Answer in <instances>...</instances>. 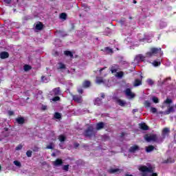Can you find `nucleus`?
I'll return each instance as SVG.
<instances>
[{
  "label": "nucleus",
  "instance_id": "nucleus-1",
  "mask_svg": "<svg viewBox=\"0 0 176 176\" xmlns=\"http://www.w3.org/2000/svg\"><path fill=\"white\" fill-rule=\"evenodd\" d=\"M140 171H142V176H147L146 173H152L153 171V168L152 167H146L145 166H141L139 168Z\"/></svg>",
  "mask_w": 176,
  "mask_h": 176
},
{
  "label": "nucleus",
  "instance_id": "nucleus-2",
  "mask_svg": "<svg viewBox=\"0 0 176 176\" xmlns=\"http://www.w3.org/2000/svg\"><path fill=\"white\" fill-rule=\"evenodd\" d=\"M146 60V57L142 54H138L135 56L134 58V63L135 64H140V63H142Z\"/></svg>",
  "mask_w": 176,
  "mask_h": 176
},
{
  "label": "nucleus",
  "instance_id": "nucleus-3",
  "mask_svg": "<svg viewBox=\"0 0 176 176\" xmlns=\"http://www.w3.org/2000/svg\"><path fill=\"white\" fill-rule=\"evenodd\" d=\"M145 57L147 58L148 61H149L151 58L153 59V57H155V47L151 48L150 51L147 52Z\"/></svg>",
  "mask_w": 176,
  "mask_h": 176
},
{
  "label": "nucleus",
  "instance_id": "nucleus-4",
  "mask_svg": "<svg viewBox=\"0 0 176 176\" xmlns=\"http://www.w3.org/2000/svg\"><path fill=\"white\" fill-rule=\"evenodd\" d=\"M50 94L51 96H60L61 90L60 89V87H56L50 91Z\"/></svg>",
  "mask_w": 176,
  "mask_h": 176
},
{
  "label": "nucleus",
  "instance_id": "nucleus-5",
  "mask_svg": "<svg viewBox=\"0 0 176 176\" xmlns=\"http://www.w3.org/2000/svg\"><path fill=\"white\" fill-rule=\"evenodd\" d=\"M93 134H94V132L93 131V126H89L88 129L85 132V136L91 137Z\"/></svg>",
  "mask_w": 176,
  "mask_h": 176
},
{
  "label": "nucleus",
  "instance_id": "nucleus-6",
  "mask_svg": "<svg viewBox=\"0 0 176 176\" xmlns=\"http://www.w3.org/2000/svg\"><path fill=\"white\" fill-rule=\"evenodd\" d=\"M124 93L125 96H126V97H129V98H134V97H135V95L131 93V89L129 88L124 91Z\"/></svg>",
  "mask_w": 176,
  "mask_h": 176
},
{
  "label": "nucleus",
  "instance_id": "nucleus-7",
  "mask_svg": "<svg viewBox=\"0 0 176 176\" xmlns=\"http://www.w3.org/2000/svg\"><path fill=\"white\" fill-rule=\"evenodd\" d=\"M144 140H146L147 142L155 141V135L146 134L144 135Z\"/></svg>",
  "mask_w": 176,
  "mask_h": 176
},
{
  "label": "nucleus",
  "instance_id": "nucleus-8",
  "mask_svg": "<svg viewBox=\"0 0 176 176\" xmlns=\"http://www.w3.org/2000/svg\"><path fill=\"white\" fill-rule=\"evenodd\" d=\"M118 69H119V66L118 65H113L110 68V71H111L112 74H116Z\"/></svg>",
  "mask_w": 176,
  "mask_h": 176
},
{
  "label": "nucleus",
  "instance_id": "nucleus-9",
  "mask_svg": "<svg viewBox=\"0 0 176 176\" xmlns=\"http://www.w3.org/2000/svg\"><path fill=\"white\" fill-rule=\"evenodd\" d=\"M56 68L57 69H60V71H63V69H65L67 67L64 63L60 62L56 65Z\"/></svg>",
  "mask_w": 176,
  "mask_h": 176
},
{
  "label": "nucleus",
  "instance_id": "nucleus-10",
  "mask_svg": "<svg viewBox=\"0 0 176 176\" xmlns=\"http://www.w3.org/2000/svg\"><path fill=\"white\" fill-rule=\"evenodd\" d=\"M73 100L75 101V102H78V104H80L82 102V96H73Z\"/></svg>",
  "mask_w": 176,
  "mask_h": 176
},
{
  "label": "nucleus",
  "instance_id": "nucleus-11",
  "mask_svg": "<svg viewBox=\"0 0 176 176\" xmlns=\"http://www.w3.org/2000/svg\"><path fill=\"white\" fill-rule=\"evenodd\" d=\"M8 57L9 53H8L7 52H2L0 53V58H1L2 60L8 58Z\"/></svg>",
  "mask_w": 176,
  "mask_h": 176
},
{
  "label": "nucleus",
  "instance_id": "nucleus-12",
  "mask_svg": "<svg viewBox=\"0 0 176 176\" xmlns=\"http://www.w3.org/2000/svg\"><path fill=\"white\" fill-rule=\"evenodd\" d=\"M139 126L142 130H148V125L144 122L140 123Z\"/></svg>",
  "mask_w": 176,
  "mask_h": 176
},
{
  "label": "nucleus",
  "instance_id": "nucleus-13",
  "mask_svg": "<svg viewBox=\"0 0 176 176\" xmlns=\"http://www.w3.org/2000/svg\"><path fill=\"white\" fill-rule=\"evenodd\" d=\"M117 102L120 107H126V101L122 100L120 99L117 100Z\"/></svg>",
  "mask_w": 176,
  "mask_h": 176
},
{
  "label": "nucleus",
  "instance_id": "nucleus-14",
  "mask_svg": "<svg viewBox=\"0 0 176 176\" xmlns=\"http://www.w3.org/2000/svg\"><path fill=\"white\" fill-rule=\"evenodd\" d=\"M17 123H19V124H23L25 122L24 118L23 117H19L18 118L16 119Z\"/></svg>",
  "mask_w": 176,
  "mask_h": 176
},
{
  "label": "nucleus",
  "instance_id": "nucleus-15",
  "mask_svg": "<svg viewBox=\"0 0 176 176\" xmlns=\"http://www.w3.org/2000/svg\"><path fill=\"white\" fill-rule=\"evenodd\" d=\"M171 112H174V106H169L168 111L165 112L166 115H168V113H171Z\"/></svg>",
  "mask_w": 176,
  "mask_h": 176
},
{
  "label": "nucleus",
  "instance_id": "nucleus-16",
  "mask_svg": "<svg viewBox=\"0 0 176 176\" xmlns=\"http://www.w3.org/2000/svg\"><path fill=\"white\" fill-rule=\"evenodd\" d=\"M140 85H142L141 80H140V79L135 80V82L133 84V86L135 87H137V86H140Z\"/></svg>",
  "mask_w": 176,
  "mask_h": 176
},
{
  "label": "nucleus",
  "instance_id": "nucleus-17",
  "mask_svg": "<svg viewBox=\"0 0 176 176\" xmlns=\"http://www.w3.org/2000/svg\"><path fill=\"white\" fill-rule=\"evenodd\" d=\"M63 164V160L58 159L54 162V166H61Z\"/></svg>",
  "mask_w": 176,
  "mask_h": 176
},
{
  "label": "nucleus",
  "instance_id": "nucleus-18",
  "mask_svg": "<svg viewBox=\"0 0 176 176\" xmlns=\"http://www.w3.org/2000/svg\"><path fill=\"white\" fill-rule=\"evenodd\" d=\"M104 128V124L103 122H99L96 124V129L97 130H101V129Z\"/></svg>",
  "mask_w": 176,
  "mask_h": 176
},
{
  "label": "nucleus",
  "instance_id": "nucleus-19",
  "mask_svg": "<svg viewBox=\"0 0 176 176\" xmlns=\"http://www.w3.org/2000/svg\"><path fill=\"white\" fill-rule=\"evenodd\" d=\"M155 149V147L153 146H148L146 147V152L149 153L152 152Z\"/></svg>",
  "mask_w": 176,
  "mask_h": 176
},
{
  "label": "nucleus",
  "instance_id": "nucleus-20",
  "mask_svg": "<svg viewBox=\"0 0 176 176\" xmlns=\"http://www.w3.org/2000/svg\"><path fill=\"white\" fill-rule=\"evenodd\" d=\"M109 173L111 174H115V173H120V169L119 168H111L109 170Z\"/></svg>",
  "mask_w": 176,
  "mask_h": 176
},
{
  "label": "nucleus",
  "instance_id": "nucleus-21",
  "mask_svg": "<svg viewBox=\"0 0 176 176\" xmlns=\"http://www.w3.org/2000/svg\"><path fill=\"white\" fill-rule=\"evenodd\" d=\"M43 28V24L42 23H38L36 25V30H41Z\"/></svg>",
  "mask_w": 176,
  "mask_h": 176
},
{
  "label": "nucleus",
  "instance_id": "nucleus-22",
  "mask_svg": "<svg viewBox=\"0 0 176 176\" xmlns=\"http://www.w3.org/2000/svg\"><path fill=\"white\" fill-rule=\"evenodd\" d=\"M139 147L138 146H133L130 148L129 152H135V151H138Z\"/></svg>",
  "mask_w": 176,
  "mask_h": 176
},
{
  "label": "nucleus",
  "instance_id": "nucleus-23",
  "mask_svg": "<svg viewBox=\"0 0 176 176\" xmlns=\"http://www.w3.org/2000/svg\"><path fill=\"white\" fill-rule=\"evenodd\" d=\"M64 54L65 56H69V57H71V58H72V57H74V54L70 51H65Z\"/></svg>",
  "mask_w": 176,
  "mask_h": 176
},
{
  "label": "nucleus",
  "instance_id": "nucleus-24",
  "mask_svg": "<svg viewBox=\"0 0 176 176\" xmlns=\"http://www.w3.org/2000/svg\"><path fill=\"white\" fill-rule=\"evenodd\" d=\"M104 50L107 54H112L113 53V51L112 50V49L109 47H106Z\"/></svg>",
  "mask_w": 176,
  "mask_h": 176
},
{
  "label": "nucleus",
  "instance_id": "nucleus-25",
  "mask_svg": "<svg viewBox=\"0 0 176 176\" xmlns=\"http://www.w3.org/2000/svg\"><path fill=\"white\" fill-rule=\"evenodd\" d=\"M170 133V129L168 128H164L162 131V134L164 135H166V134H168Z\"/></svg>",
  "mask_w": 176,
  "mask_h": 176
},
{
  "label": "nucleus",
  "instance_id": "nucleus-26",
  "mask_svg": "<svg viewBox=\"0 0 176 176\" xmlns=\"http://www.w3.org/2000/svg\"><path fill=\"white\" fill-rule=\"evenodd\" d=\"M151 105H152V103H151L149 101L146 100V101L144 102V107H145L146 108H151Z\"/></svg>",
  "mask_w": 176,
  "mask_h": 176
},
{
  "label": "nucleus",
  "instance_id": "nucleus-27",
  "mask_svg": "<svg viewBox=\"0 0 176 176\" xmlns=\"http://www.w3.org/2000/svg\"><path fill=\"white\" fill-rule=\"evenodd\" d=\"M94 104L95 105H101V99H100L99 98H97L95 100Z\"/></svg>",
  "mask_w": 176,
  "mask_h": 176
},
{
  "label": "nucleus",
  "instance_id": "nucleus-28",
  "mask_svg": "<svg viewBox=\"0 0 176 176\" xmlns=\"http://www.w3.org/2000/svg\"><path fill=\"white\" fill-rule=\"evenodd\" d=\"M124 73L123 72H117L116 74V78H123Z\"/></svg>",
  "mask_w": 176,
  "mask_h": 176
},
{
  "label": "nucleus",
  "instance_id": "nucleus-29",
  "mask_svg": "<svg viewBox=\"0 0 176 176\" xmlns=\"http://www.w3.org/2000/svg\"><path fill=\"white\" fill-rule=\"evenodd\" d=\"M58 140L60 142H64V141H65V136H64L63 135H60L58 136Z\"/></svg>",
  "mask_w": 176,
  "mask_h": 176
},
{
  "label": "nucleus",
  "instance_id": "nucleus-30",
  "mask_svg": "<svg viewBox=\"0 0 176 176\" xmlns=\"http://www.w3.org/2000/svg\"><path fill=\"white\" fill-rule=\"evenodd\" d=\"M82 86L83 87H89L90 86V81H85Z\"/></svg>",
  "mask_w": 176,
  "mask_h": 176
},
{
  "label": "nucleus",
  "instance_id": "nucleus-31",
  "mask_svg": "<svg viewBox=\"0 0 176 176\" xmlns=\"http://www.w3.org/2000/svg\"><path fill=\"white\" fill-rule=\"evenodd\" d=\"M41 80L44 83H47V82H49V78H46L45 76H42L41 77Z\"/></svg>",
  "mask_w": 176,
  "mask_h": 176
},
{
  "label": "nucleus",
  "instance_id": "nucleus-32",
  "mask_svg": "<svg viewBox=\"0 0 176 176\" xmlns=\"http://www.w3.org/2000/svg\"><path fill=\"white\" fill-rule=\"evenodd\" d=\"M14 164L16 166V167H21V163L17 160L14 161Z\"/></svg>",
  "mask_w": 176,
  "mask_h": 176
},
{
  "label": "nucleus",
  "instance_id": "nucleus-33",
  "mask_svg": "<svg viewBox=\"0 0 176 176\" xmlns=\"http://www.w3.org/2000/svg\"><path fill=\"white\" fill-rule=\"evenodd\" d=\"M96 83H98V85H101V83H102V78L97 77Z\"/></svg>",
  "mask_w": 176,
  "mask_h": 176
},
{
  "label": "nucleus",
  "instance_id": "nucleus-34",
  "mask_svg": "<svg viewBox=\"0 0 176 176\" xmlns=\"http://www.w3.org/2000/svg\"><path fill=\"white\" fill-rule=\"evenodd\" d=\"M51 101H53L54 102H56V101H60V97L55 96L51 99Z\"/></svg>",
  "mask_w": 176,
  "mask_h": 176
},
{
  "label": "nucleus",
  "instance_id": "nucleus-35",
  "mask_svg": "<svg viewBox=\"0 0 176 176\" xmlns=\"http://www.w3.org/2000/svg\"><path fill=\"white\" fill-rule=\"evenodd\" d=\"M54 118H55V119H60L61 114L60 113H55Z\"/></svg>",
  "mask_w": 176,
  "mask_h": 176
},
{
  "label": "nucleus",
  "instance_id": "nucleus-36",
  "mask_svg": "<svg viewBox=\"0 0 176 176\" xmlns=\"http://www.w3.org/2000/svg\"><path fill=\"white\" fill-rule=\"evenodd\" d=\"M54 148V144L50 143L47 147L46 149H53Z\"/></svg>",
  "mask_w": 176,
  "mask_h": 176
},
{
  "label": "nucleus",
  "instance_id": "nucleus-37",
  "mask_svg": "<svg viewBox=\"0 0 176 176\" xmlns=\"http://www.w3.org/2000/svg\"><path fill=\"white\" fill-rule=\"evenodd\" d=\"M24 71H30V69H31V66L28 65H25L23 67Z\"/></svg>",
  "mask_w": 176,
  "mask_h": 176
},
{
  "label": "nucleus",
  "instance_id": "nucleus-38",
  "mask_svg": "<svg viewBox=\"0 0 176 176\" xmlns=\"http://www.w3.org/2000/svg\"><path fill=\"white\" fill-rule=\"evenodd\" d=\"M60 18L63 19V20H65V19H67V14L65 13L60 14Z\"/></svg>",
  "mask_w": 176,
  "mask_h": 176
},
{
  "label": "nucleus",
  "instance_id": "nucleus-39",
  "mask_svg": "<svg viewBox=\"0 0 176 176\" xmlns=\"http://www.w3.org/2000/svg\"><path fill=\"white\" fill-rule=\"evenodd\" d=\"M23 149V145L19 144L15 148V151H21Z\"/></svg>",
  "mask_w": 176,
  "mask_h": 176
},
{
  "label": "nucleus",
  "instance_id": "nucleus-40",
  "mask_svg": "<svg viewBox=\"0 0 176 176\" xmlns=\"http://www.w3.org/2000/svg\"><path fill=\"white\" fill-rule=\"evenodd\" d=\"M173 102V100H171V99H168L167 98L166 100V101L164 102L165 104L170 105V104H171Z\"/></svg>",
  "mask_w": 176,
  "mask_h": 176
},
{
  "label": "nucleus",
  "instance_id": "nucleus-41",
  "mask_svg": "<svg viewBox=\"0 0 176 176\" xmlns=\"http://www.w3.org/2000/svg\"><path fill=\"white\" fill-rule=\"evenodd\" d=\"M26 155L28 157H31V156H32V151H28L26 152Z\"/></svg>",
  "mask_w": 176,
  "mask_h": 176
},
{
  "label": "nucleus",
  "instance_id": "nucleus-42",
  "mask_svg": "<svg viewBox=\"0 0 176 176\" xmlns=\"http://www.w3.org/2000/svg\"><path fill=\"white\" fill-rule=\"evenodd\" d=\"M147 83H148V85H153V80H152V79H151V78H148L147 80Z\"/></svg>",
  "mask_w": 176,
  "mask_h": 176
},
{
  "label": "nucleus",
  "instance_id": "nucleus-43",
  "mask_svg": "<svg viewBox=\"0 0 176 176\" xmlns=\"http://www.w3.org/2000/svg\"><path fill=\"white\" fill-rule=\"evenodd\" d=\"M159 65H160V60H155V67H159Z\"/></svg>",
  "mask_w": 176,
  "mask_h": 176
},
{
  "label": "nucleus",
  "instance_id": "nucleus-44",
  "mask_svg": "<svg viewBox=\"0 0 176 176\" xmlns=\"http://www.w3.org/2000/svg\"><path fill=\"white\" fill-rule=\"evenodd\" d=\"M68 168H69V165H65L63 166V170H65V171H68Z\"/></svg>",
  "mask_w": 176,
  "mask_h": 176
},
{
  "label": "nucleus",
  "instance_id": "nucleus-45",
  "mask_svg": "<svg viewBox=\"0 0 176 176\" xmlns=\"http://www.w3.org/2000/svg\"><path fill=\"white\" fill-rule=\"evenodd\" d=\"M8 115H9L10 116H12V115H14V112H13V111H8Z\"/></svg>",
  "mask_w": 176,
  "mask_h": 176
},
{
  "label": "nucleus",
  "instance_id": "nucleus-46",
  "mask_svg": "<svg viewBox=\"0 0 176 176\" xmlns=\"http://www.w3.org/2000/svg\"><path fill=\"white\" fill-rule=\"evenodd\" d=\"M160 49H157V48H155V53L156 54V53H159L160 52Z\"/></svg>",
  "mask_w": 176,
  "mask_h": 176
},
{
  "label": "nucleus",
  "instance_id": "nucleus-47",
  "mask_svg": "<svg viewBox=\"0 0 176 176\" xmlns=\"http://www.w3.org/2000/svg\"><path fill=\"white\" fill-rule=\"evenodd\" d=\"M78 93H80V94H83V89H78Z\"/></svg>",
  "mask_w": 176,
  "mask_h": 176
},
{
  "label": "nucleus",
  "instance_id": "nucleus-48",
  "mask_svg": "<svg viewBox=\"0 0 176 176\" xmlns=\"http://www.w3.org/2000/svg\"><path fill=\"white\" fill-rule=\"evenodd\" d=\"M74 148H78V146H79V144L78 143H74Z\"/></svg>",
  "mask_w": 176,
  "mask_h": 176
},
{
  "label": "nucleus",
  "instance_id": "nucleus-49",
  "mask_svg": "<svg viewBox=\"0 0 176 176\" xmlns=\"http://www.w3.org/2000/svg\"><path fill=\"white\" fill-rule=\"evenodd\" d=\"M159 102V99L157 98H155V104H157Z\"/></svg>",
  "mask_w": 176,
  "mask_h": 176
},
{
  "label": "nucleus",
  "instance_id": "nucleus-50",
  "mask_svg": "<svg viewBox=\"0 0 176 176\" xmlns=\"http://www.w3.org/2000/svg\"><path fill=\"white\" fill-rule=\"evenodd\" d=\"M3 1L5 3H8V4L10 3V0H3Z\"/></svg>",
  "mask_w": 176,
  "mask_h": 176
},
{
  "label": "nucleus",
  "instance_id": "nucleus-51",
  "mask_svg": "<svg viewBox=\"0 0 176 176\" xmlns=\"http://www.w3.org/2000/svg\"><path fill=\"white\" fill-rule=\"evenodd\" d=\"M47 109V106H42V109H43V111L46 110Z\"/></svg>",
  "mask_w": 176,
  "mask_h": 176
},
{
  "label": "nucleus",
  "instance_id": "nucleus-52",
  "mask_svg": "<svg viewBox=\"0 0 176 176\" xmlns=\"http://www.w3.org/2000/svg\"><path fill=\"white\" fill-rule=\"evenodd\" d=\"M151 111L152 113H155V108L154 107H151Z\"/></svg>",
  "mask_w": 176,
  "mask_h": 176
},
{
  "label": "nucleus",
  "instance_id": "nucleus-53",
  "mask_svg": "<svg viewBox=\"0 0 176 176\" xmlns=\"http://www.w3.org/2000/svg\"><path fill=\"white\" fill-rule=\"evenodd\" d=\"M52 135H53V138H52V140H56V137L54 136V133H52Z\"/></svg>",
  "mask_w": 176,
  "mask_h": 176
},
{
  "label": "nucleus",
  "instance_id": "nucleus-54",
  "mask_svg": "<svg viewBox=\"0 0 176 176\" xmlns=\"http://www.w3.org/2000/svg\"><path fill=\"white\" fill-rule=\"evenodd\" d=\"M150 63H151L153 65H155V60H153L151 62L150 61Z\"/></svg>",
  "mask_w": 176,
  "mask_h": 176
},
{
  "label": "nucleus",
  "instance_id": "nucleus-55",
  "mask_svg": "<svg viewBox=\"0 0 176 176\" xmlns=\"http://www.w3.org/2000/svg\"><path fill=\"white\" fill-rule=\"evenodd\" d=\"M101 97H102V98H105V94H101Z\"/></svg>",
  "mask_w": 176,
  "mask_h": 176
},
{
  "label": "nucleus",
  "instance_id": "nucleus-56",
  "mask_svg": "<svg viewBox=\"0 0 176 176\" xmlns=\"http://www.w3.org/2000/svg\"><path fill=\"white\" fill-rule=\"evenodd\" d=\"M152 101H153V102H155V96L152 97Z\"/></svg>",
  "mask_w": 176,
  "mask_h": 176
},
{
  "label": "nucleus",
  "instance_id": "nucleus-57",
  "mask_svg": "<svg viewBox=\"0 0 176 176\" xmlns=\"http://www.w3.org/2000/svg\"><path fill=\"white\" fill-rule=\"evenodd\" d=\"M137 111H138V109H133V113H135V112H137Z\"/></svg>",
  "mask_w": 176,
  "mask_h": 176
},
{
  "label": "nucleus",
  "instance_id": "nucleus-58",
  "mask_svg": "<svg viewBox=\"0 0 176 176\" xmlns=\"http://www.w3.org/2000/svg\"><path fill=\"white\" fill-rule=\"evenodd\" d=\"M33 151H34L35 152H36V151H38V148H34V150Z\"/></svg>",
  "mask_w": 176,
  "mask_h": 176
},
{
  "label": "nucleus",
  "instance_id": "nucleus-59",
  "mask_svg": "<svg viewBox=\"0 0 176 176\" xmlns=\"http://www.w3.org/2000/svg\"><path fill=\"white\" fill-rule=\"evenodd\" d=\"M102 71H104V68L100 69V72H101Z\"/></svg>",
  "mask_w": 176,
  "mask_h": 176
},
{
  "label": "nucleus",
  "instance_id": "nucleus-60",
  "mask_svg": "<svg viewBox=\"0 0 176 176\" xmlns=\"http://www.w3.org/2000/svg\"><path fill=\"white\" fill-rule=\"evenodd\" d=\"M133 3H137V1L135 0H134Z\"/></svg>",
  "mask_w": 176,
  "mask_h": 176
},
{
  "label": "nucleus",
  "instance_id": "nucleus-61",
  "mask_svg": "<svg viewBox=\"0 0 176 176\" xmlns=\"http://www.w3.org/2000/svg\"><path fill=\"white\" fill-rule=\"evenodd\" d=\"M152 176H155V173H153L152 174Z\"/></svg>",
  "mask_w": 176,
  "mask_h": 176
},
{
  "label": "nucleus",
  "instance_id": "nucleus-62",
  "mask_svg": "<svg viewBox=\"0 0 176 176\" xmlns=\"http://www.w3.org/2000/svg\"><path fill=\"white\" fill-rule=\"evenodd\" d=\"M144 42H146V39H144Z\"/></svg>",
  "mask_w": 176,
  "mask_h": 176
},
{
  "label": "nucleus",
  "instance_id": "nucleus-63",
  "mask_svg": "<svg viewBox=\"0 0 176 176\" xmlns=\"http://www.w3.org/2000/svg\"><path fill=\"white\" fill-rule=\"evenodd\" d=\"M155 176H157V173H155Z\"/></svg>",
  "mask_w": 176,
  "mask_h": 176
},
{
  "label": "nucleus",
  "instance_id": "nucleus-64",
  "mask_svg": "<svg viewBox=\"0 0 176 176\" xmlns=\"http://www.w3.org/2000/svg\"><path fill=\"white\" fill-rule=\"evenodd\" d=\"M68 73L69 74V70H68Z\"/></svg>",
  "mask_w": 176,
  "mask_h": 176
}]
</instances>
